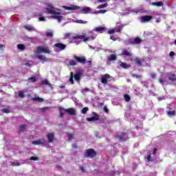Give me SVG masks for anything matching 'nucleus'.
I'll use <instances>...</instances> for the list:
<instances>
[{
	"instance_id": "052dcab7",
	"label": "nucleus",
	"mask_w": 176,
	"mask_h": 176,
	"mask_svg": "<svg viewBox=\"0 0 176 176\" xmlns=\"http://www.w3.org/2000/svg\"><path fill=\"white\" fill-rule=\"evenodd\" d=\"M96 2H98V3H100H100H104V2H107V0H97Z\"/></svg>"
},
{
	"instance_id": "774afa93",
	"label": "nucleus",
	"mask_w": 176,
	"mask_h": 176,
	"mask_svg": "<svg viewBox=\"0 0 176 176\" xmlns=\"http://www.w3.org/2000/svg\"><path fill=\"white\" fill-rule=\"evenodd\" d=\"M72 146L74 148V149H78V145H76V144H74Z\"/></svg>"
},
{
	"instance_id": "5fc2aeb1",
	"label": "nucleus",
	"mask_w": 176,
	"mask_h": 176,
	"mask_svg": "<svg viewBox=\"0 0 176 176\" xmlns=\"http://www.w3.org/2000/svg\"><path fill=\"white\" fill-rule=\"evenodd\" d=\"M69 36H71V33H66V34H65V38L66 39H68V38H69Z\"/></svg>"
},
{
	"instance_id": "69168bd1",
	"label": "nucleus",
	"mask_w": 176,
	"mask_h": 176,
	"mask_svg": "<svg viewBox=\"0 0 176 176\" xmlns=\"http://www.w3.org/2000/svg\"><path fill=\"white\" fill-rule=\"evenodd\" d=\"M157 151V148H153V155H156Z\"/></svg>"
},
{
	"instance_id": "58836bf2",
	"label": "nucleus",
	"mask_w": 176,
	"mask_h": 176,
	"mask_svg": "<svg viewBox=\"0 0 176 176\" xmlns=\"http://www.w3.org/2000/svg\"><path fill=\"white\" fill-rule=\"evenodd\" d=\"M17 47L19 50H24L25 49V46L23 44H19Z\"/></svg>"
},
{
	"instance_id": "f8f14e48",
	"label": "nucleus",
	"mask_w": 176,
	"mask_h": 176,
	"mask_svg": "<svg viewBox=\"0 0 176 176\" xmlns=\"http://www.w3.org/2000/svg\"><path fill=\"white\" fill-rule=\"evenodd\" d=\"M72 39H84V42H87V41H89V37H85V35L76 34L72 37Z\"/></svg>"
},
{
	"instance_id": "1a4fd4ad",
	"label": "nucleus",
	"mask_w": 176,
	"mask_h": 176,
	"mask_svg": "<svg viewBox=\"0 0 176 176\" xmlns=\"http://www.w3.org/2000/svg\"><path fill=\"white\" fill-rule=\"evenodd\" d=\"M120 141H127L129 140V135L127 133H122L120 135H117Z\"/></svg>"
},
{
	"instance_id": "ea45409f",
	"label": "nucleus",
	"mask_w": 176,
	"mask_h": 176,
	"mask_svg": "<svg viewBox=\"0 0 176 176\" xmlns=\"http://www.w3.org/2000/svg\"><path fill=\"white\" fill-rule=\"evenodd\" d=\"M89 111V107H84L82 108V109L81 110L82 113H83L84 115H86V113H87V111Z\"/></svg>"
},
{
	"instance_id": "473e14b6",
	"label": "nucleus",
	"mask_w": 176,
	"mask_h": 176,
	"mask_svg": "<svg viewBox=\"0 0 176 176\" xmlns=\"http://www.w3.org/2000/svg\"><path fill=\"white\" fill-rule=\"evenodd\" d=\"M18 96L20 97V98H24L25 97V95L24 94V90H21L18 92Z\"/></svg>"
},
{
	"instance_id": "8fccbe9b",
	"label": "nucleus",
	"mask_w": 176,
	"mask_h": 176,
	"mask_svg": "<svg viewBox=\"0 0 176 176\" xmlns=\"http://www.w3.org/2000/svg\"><path fill=\"white\" fill-rule=\"evenodd\" d=\"M12 166H21V164L20 162H12Z\"/></svg>"
},
{
	"instance_id": "bf43d9fd",
	"label": "nucleus",
	"mask_w": 176,
	"mask_h": 176,
	"mask_svg": "<svg viewBox=\"0 0 176 176\" xmlns=\"http://www.w3.org/2000/svg\"><path fill=\"white\" fill-rule=\"evenodd\" d=\"M133 76H134L135 78H136L137 79H140V78H141V76H140V75H138V74H135V75H133Z\"/></svg>"
},
{
	"instance_id": "393cba45",
	"label": "nucleus",
	"mask_w": 176,
	"mask_h": 176,
	"mask_svg": "<svg viewBox=\"0 0 176 176\" xmlns=\"http://www.w3.org/2000/svg\"><path fill=\"white\" fill-rule=\"evenodd\" d=\"M120 66L122 68H124V69H127V68H130V65H129L126 63H124V62H121V63L120 64Z\"/></svg>"
},
{
	"instance_id": "37998d69",
	"label": "nucleus",
	"mask_w": 176,
	"mask_h": 176,
	"mask_svg": "<svg viewBox=\"0 0 176 176\" xmlns=\"http://www.w3.org/2000/svg\"><path fill=\"white\" fill-rule=\"evenodd\" d=\"M1 111L3 112V113H10V110L8 109H1Z\"/></svg>"
},
{
	"instance_id": "680f3d73",
	"label": "nucleus",
	"mask_w": 176,
	"mask_h": 176,
	"mask_svg": "<svg viewBox=\"0 0 176 176\" xmlns=\"http://www.w3.org/2000/svg\"><path fill=\"white\" fill-rule=\"evenodd\" d=\"M38 20H39V21H45V17H43V16L38 18Z\"/></svg>"
},
{
	"instance_id": "4c0bfd02",
	"label": "nucleus",
	"mask_w": 176,
	"mask_h": 176,
	"mask_svg": "<svg viewBox=\"0 0 176 176\" xmlns=\"http://www.w3.org/2000/svg\"><path fill=\"white\" fill-rule=\"evenodd\" d=\"M46 36H48V38H53V32L50 31V32H46L45 33Z\"/></svg>"
},
{
	"instance_id": "4d7b16f0",
	"label": "nucleus",
	"mask_w": 176,
	"mask_h": 176,
	"mask_svg": "<svg viewBox=\"0 0 176 176\" xmlns=\"http://www.w3.org/2000/svg\"><path fill=\"white\" fill-rule=\"evenodd\" d=\"M80 170L82 173H86V169L83 166H80Z\"/></svg>"
},
{
	"instance_id": "b1692460",
	"label": "nucleus",
	"mask_w": 176,
	"mask_h": 176,
	"mask_svg": "<svg viewBox=\"0 0 176 176\" xmlns=\"http://www.w3.org/2000/svg\"><path fill=\"white\" fill-rule=\"evenodd\" d=\"M91 11V8H90L89 7H87L81 9L80 13H84L85 14H87V13H89Z\"/></svg>"
},
{
	"instance_id": "13d9d810",
	"label": "nucleus",
	"mask_w": 176,
	"mask_h": 176,
	"mask_svg": "<svg viewBox=\"0 0 176 176\" xmlns=\"http://www.w3.org/2000/svg\"><path fill=\"white\" fill-rule=\"evenodd\" d=\"M159 82H160V83H161V85H164V80H163V79H160V80H159Z\"/></svg>"
},
{
	"instance_id": "c756f323",
	"label": "nucleus",
	"mask_w": 176,
	"mask_h": 176,
	"mask_svg": "<svg viewBox=\"0 0 176 176\" xmlns=\"http://www.w3.org/2000/svg\"><path fill=\"white\" fill-rule=\"evenodd\" d=\"M36 57L38 60H42L43 61H45V62L48 60V59L45 58V56H43V55H36Z\"/></svg>"
},
{
	"instance_id": "dca6fc26",
	"label": "nucleus",
	"mask_w": 176,
	"mask_h": 176,
	"mask_svg": "<svg viewBox=\"0 0 176 176\" xmlns=\"http://www.w3.org/2000/svg\"><path fill=\"white\" fill-rule=\"evenodd\" d=\"M123 28H124V25L120 24L117 25L116 28H114V30L116 32H122V31L123 30Z\"/></svg>"
},
{
	"instance_id": "6ab92c4d",
	"label": "nucleus",
	"mask_w": 176,
	"mask_h": 176,
	"mask_svg": "<svg viewBox=\"0 0 176 176\" xmlns=\"http://www.w3.org/2000/svg\"><path fill=\"white\" fill-rule=\"evenodd\" d=\"M67 10H78L80 9V7L78 6H72L71 7H65Z\"/></svg>"
},
{
	"instance_id": "79ce46f5",
	"label": "nucleus",
	"mask_w": 176,
	"mask_h": 176,
	"mask_svg": "<svg viewBox=\"0 0 176 176\" xmlns=\"http://www.w3.org/2000/svg\"><path fill=\"white\" fill-rule=\"evenodd\" d=\"M108 6L107 3L101 4L97 7V9H104V8H107Z\"/></svg>"
},
{
	"instance_id": "a878e982",
	"label": "nucleus",
	"mask_w": 176,
	"mask_h": 176,
	"mask_svg": "<svg viewBox=\"0 0 176 176\" xmlns=\"http://www.w3.org/2000/svg\"><path fill=\"white\" fill-rule=\"evenodd\" d=\"M153 6H157V8H160L161 6H163L164 3L162 1L159 2H153L152 3Z\"/></svg>"
},
{
	"instance_id": "0e129e2a",
	"label": "nucleus",
	"mask_w": 176,
	"mask_h": 176,
	"mask_svg": "<svg viewBox=\"0 0 176 176\" xmlns=\"http://www.w3.org/2000/svg\"><path fill=\"white\" fill-rule=\"evenodd\" d=\"M104 112H108L109 110L108 109V108L107 107V106H104Z\"/></svg>"
},
{
	"instance_id": "3c124183",
	"label": "nucleus",
	"mask_w": 176,
	"mask_h": 176,
	"mask_svg": "<svg viewBox=\"0 0 176 176\" xmlns=\"http://www.w3.org/2000/svg\"><path fill=\"white\" fill-rule=\"evenodd\" d=\"M68 138L69 140H72L74 138V135L72 133H69Z\"/></svg>"
},
{
	"instance_id": "f03ea898",
	"label": "nucleus",
	"mask_w": 176,
	"mask_h": 176,
	"mask_svg": "<svg viewBox=\"0 0 176 176\" xmlns=\"http://www.w3.org/2000/svg\"><path fill=\"white\" fill-rule=\"evenodd\" d=\"M74 58H75L76 63H80V64H86V56H78L76 55H74Z\"/></svg>"
},
{
	"instance_id": "6e6552de",
	"label": "nucleus",
	"mask_w": 176,
	"mask_h": 176,
	"mask_svg": "<svg viewBox=\"0 0 176 176\" xmlns=\"http://www.w3.org/2000/svg\"><path fill=\"white\" fill-rule=\"evenodd\" d=\"M94 116L91 118H87V120L88 122H94L95 120H100V116L98 114L96 113V112L92 113Z\"/></svg>"
},
{
	"instance_id": "aec40b11",
	"label": "nucleus",
	"mask_w": 176,
	"mask_h": 176,
	"mask_svg": "<svg viewBox=\"0 0 176 176\" xmlns=\"http://www.w3.org/2000/svg\"><path fill=\"white\" fill-rule=\"evenodd\" d=\"M95 31H96V32H100V34H102V32H105L106 29L104 27L100 26V27L96 28Z\"/></svg>"
},
{
	"instance_id": "4468645a",
	"label": "nucleus",
	"mask_w": 176,
	"mask_h": 176,
	"mask_svg": "<svg viewBox=\"0 0 176 176\" xmlns=\"http://www.w3.org/2000/svg\"><path fill=\"white\" fill-rule=\"evenodd\" d=\"M131 61L132 64H136V65H139V66L142 65V60L140 58H136L135 59H131Z\"/></svg>"
},
{
	"instance_id": "2f4dec72",
	"label": "nucleus",
	"mask_w": 176,
	"mask_h": 176,
	"mask_svg": "<svg viewBox=\"0 0 176 176\" xmlns=\"http://www.w3.org/2000/svg\"><path fill=\"white\" fill-rule=\"evenodd\" d=\"M74 23H76L77 24H87V21L82 19L74 21Z\"/></svg>"
},
{
	"instance_id": "7c9ffc66",
	"label": "nucleus",
	"mask_w": 176,
	"mask_h": 176,
	"mask_svg": "<svg viewBox=\"0 0 176 176\" xmlns=\"http://www.w3.org/2000/svg\"><path fill=\"white\" fill-rule=\"evenodd\" d=\"M27 129V125L26 124H22L19 126V133H23L24 130Z\"/></svg>"
},
{
	"instance_id": "412c9836",
	"label": "nucleus",
	"mask_w": 176,
	"mask_h": 176,
	"mask_svg": "<svg viewBox=\"0 0 176 176\" xmlns=\"http://www.w3.org/2000/svg\"><path fill=\"white\" fill-rule=\"evenodd\" d=\"M41 85L42 86H43V85H46L47 86H49V87H50V89H53V85H52V84L49 83V81L47 80V79L43 80L41 81Z\"/></svg>"
},
{
	"instance_id": "de8ad7c7",
	"label": "nucleus",
	"mask_w": 176,
	"mask_h": 176,
	"mask_svg": "<svg viewBox=\"0 0 176 176\" xmlns=\"http://www.w3.org/2000/svg\"><path fill=\"white\" fill-rule=\"evenodd\" d=\"M69 65L75 66V65H76V61H75V60H70L69 62Z\"/></svg>"
},
{
	"instance_id": "e2e57ef3",
	"label": "nucleus",
	"mask_w": 176,
	"mask_h": 176,
	"mask_svg": "<svg viewBox=\"0 0 176 176\" xmlns=\"http://www.w3.org/2000/svg\"><path fill=\"white\" fill-rule=\"evenodd\" d=\"M110 39H111V41H116V37L111 36Z\"/></svg>"
},
{
	"instance_id": "09e8293b",
	"label": "nucleus",
	"mask_w": 176,
	"mask_h": 176,
	"mask_svg": "<svg viewBox=\"0 0 176 176\" xmlns=\"http://www.w3.org/2000/svg\"><path fill=\"white\" fill-rule=\"evenodd\" d=\"M41 109H42V111H43V112H46V111H49V109H50V107H45L42 108Z\"/></svg>"
},
{
	"instance_id": "6e6d98bb",
	"label": "nucleus",
	"mask_w": 176,
	"mask_h": 176,
	"mask_svg": "<svg viewBox=\"0 0 176 176\" xmlns=\"http://www.w3.org/2000/svg\"><path fill=\"white\" fill-rule=\"evenodd\" d=\"M169 56H170V57H174V56H175V52L171 51V52L169 53Z\"/></svg>"
},
{
	"instance_id": "e433bc0d",
	"label": "nucleus",
	"mask_w": 176,
	"mask_h": 176,
	"mask_svg": "<svg viewBox=\"0 0 176 176\" xmlns=\"http://www.w3.org/2000/svg\"><path fill=\"white\" fill-rule=\"evenodd\" d=\"M134 42L136 43V45H138V44L141 43V42H142V40H141V38L140 37H136L134 39Z\"/></svg>"
},
{
	"instance_id": "72a5a7b5",
	"label": "nucleus",
	"mask_w": 176,
	"mask_h": 176,
	"mask_svg": "<svg viewBox=\"0 0 176 176\" xmlns=\"http://www.w3.org/2000/svg\"><path fill=\"white\" fill-rule=\"evenodd\" d=\"M124 101L126 102H130V100H131V97L129 96V95L125 94L124 96Z\"/></svg>"
},
{
	"instance_id": "603ef678",
	"label": "nucleus",
	"mask_w": 176,
	"mask_h": 176,
	"mask_svg": "<svg viewBox=\"0 0 176 176\" xmlns=\"http://www.w3.org/2000/svg\"><path fill=\"white\" fill-rule=\"evenodd\" d=\"M151 78H152V79H156V74L151 73Z\"/></svg>"
},
{
	"instance_id": "ddd939ff",
	"label": "nucleus",
	"mask_w": 176,
	"mask_h": 176,
	"mask_svg": "<svg viewBox=\"0 0 176 176\" xmlns=\"http://www.w3.org/2000/svg\"><path fill=\"white\" fill-rule=\"evenodd\" d=\"M46 137L48 140V142L51 143V142H53V141H54V133L53 132L48 133L46 135Z\"/></svg>"
},
{
	"instance_id": "2eb2a0df",
	"label": "nucleus",
	"mask_w": 176,
	"mask_h": 176,
	"mask_svg": "<svg viewBox=\"0 0 176 176\" xmlns=\"http://www.w3.org/2000/svg\"><path fill=\"white\" fill-rule=\"evenodd\" d=\"M65 112H66V113H68V115H71L72 116H74L76 115L75 109H74V108L66 109Z\"/></svg>"
},
{
	"instance_id": "bb28decb",
	"label": "nucleus",
	"mask_w": 176,
	"mask_h": 176,
	"mask_svg": "<svg viewBox=\"0 0 176 176\" xmlns=\"http://www.w3.org/2000/svg\"><path fill=\"white\" fill-rule=\"evenodd\" d=\"M81 74L80 72L76 73L74 76V78L75 79V80H76L77 82H78V80H80V76H81Z\"/></svg>"
},
{
	"instance_id": "c9c22d12",
	"label": "nucleus",
	"mask_w": 176,
	"mask_h": 176,
	"mask_svg": "<svg viewBox=\"0 0 176 176\" xmlns=\"http://www.w3.org/2000/svg\"><path fill=\"white\" fill-rule=\"evenodd\" d=\"M94 13V14H100V13H102L104 14V13H107V10H100L98 11H96Z\"/></svg>"
},
{
	"instance_id": "864d4df0",
	"label": "nucleus",
	"mask_w": 176,
	"mask_h": 176,
	"mask_svg": "<svg viewBox=\"0 0 176 176\" xmlns=\"http://www.w3.org/2000/svg\"><path fill=\"white\" fill-rule=\"evenodd\" d=\"M147 161L148 162H152V157L151 156V154H149L148 155H147Z\"/></svg>"
},
{
	"instance_id": "5701e85b",
	"label": "nucleus",
	"mask_w": 176,
	"mask_h": 176,
	"mask_svg": "<svg viewBox=\"0 0 176 176\" xmlns=\"http://www.w3.org/2000/svg\"><path fill=\"white\" fill-rule=\"evenodd\" d=\"M65 109H64V107H58L60 118H64V113L65 112Z\"/></svg>"
},
{
	"instance_id": "f3484780",
	"label": "nucleus",
	"mask_w": 176,
	"mask_h": 176,
	"mask_svg": "<svg viewBox=\"0 0 176 176\" xmlns=\"http://www.w3.org/2000/svg\"><path fill=\"white\" fill-rule=\"evenodd\" d=\"M52 19H54L55 20H58L59 23H61L63 21V16L60 14H54L53 16H51Z\"/></svg>"
},
{
	"instance_id": "9b49d317",
	"label": "nucleus",
	"mask_w": 176,
	"mask_h": 176,
	"mask_svg": "<svg viewBox=\"0 0 176 176\" xmlns=\"http://www.w3.org/2000/svg\"><path fill=\"white\" fill-rule=\"evenodd\" d=\"M33 145H45V139H38L37 140H34L32 142Z\"/></svg>"
},
{
	"instance_id": "0eeeda50",
	"label": "nucleus",
	"mask_w": 176,
	"mask_h": 176,
	"mask_svg": "<svg viewBox=\"0 0 176 176\" xmlns=\"http://www.w3.org/2000/svg\"><path fill=\"white\" fill-rule=\"evenodd\" d=\"M153 19V16L149 15H145L141 17V23H149L151 20Z\"/></svg>"
},
{
	"instance_id": "c03bdc74",
	"label": "nucleus",
	"mask_w": 176,
	"mask_h": 176,
	"mask_svg": "<svg viewBox=\"0 0 176 176\" xmlns=\"http://www.w3.org/2000/svg\"><path fill=\"white\" fill-rule=\"evenodd\" d=\"M28 80H31L32 83H35V82H36V78L34 76L29 78Z\"/></svg>"
},
{
	"instance_id": "a19ab883",
	"label": "nucleus",
	"mask_w": 176,
	"mask_h": 176,
	"mask_svg": "<svg viewBox=\"0 0 176 176\" xmlns=\"http://www.w3.org/2000/svg\"><path fill=\"white\" fill-rule=\"evenodd\" d=\"M30 162H32V161L36 162L37 160H39V157L32 156V157H31L30 158Z\"/></svg>"
},
{
	"instance_id": "338daca9",
	"label": "nucleus",
	"mask_w": 176,
	"mask_h": 176,
	"mask_svg": "<svg viewBox=\"0 0 176 176\" xmlns=\"http://www.w3.org/2000/svg\"><path fill=\"white\" fill-rule=\"evenodd\" d=\"M82 91H85V92H87V91H90V89L89 88H85L82 90Z\"/></svg>"
},
{
	"instance_id": "c85d7f7f",
	"label": "nucleus",
	"mask_w": 176,
	"mask_h": 176,
	"mask_svg": "<svg viewBox=\"0 0 176 176\" xmlns=\"http://www.w3.org/2000/svg\"><path fill=\"white\" fill-rule=\"evenodd\" d=\"M118 58L116 57V55L113 54L109 56V61H115Z\"/></svg>"
},
{
	"instance_id": "20e7f679",
	"label": "nucleus",
	"mask_w": 176,
	"mask_h": 176,
	"mask_svg": "<svg viewBox=\"0 0 176 176\" xmlns=\"http://www.w3.org/2000/svg\"><path fill=\"white\" fill-rule=\"evenodd\" d=\"M46 10L49 14H61V13L55 11L56 8L52 6H49L48 8H46Z\"/></svg>"
},
{
	"instance_id": "cd10ccee",
	"label": "nucleus",
	"mask_w": 176,
	"mask_h": 176,
	"mask_svg": "<svg viewBox=\"0 0 176 176\" xmlns=\"http://www.w3.org/2000/svg\"><path fill=\"white\" fill-rule=\"evenodd\" d=\"M32 100V101H38L39 102H43L45 101L43 98L39 97H34Z\"/></svg>"
},
{
	"instance_id": "f704fd0d",
	"label": "nucleus",
	"mask_w": 176,
	"mask_h": 176,
	"mask_svg": "<svg viewBox=\"0 0 176 176\" xmlns=\"http://www.w3.org/2000/svg\"><path fill=\"white\" fill-rule=\"evenodd\" d=\"M74 72H71L70 73V78L69 79V82H71L72 85H74Z\"/></svg>"
},
{
	"instance_id": "a211bd4d",
	"label": "nucleus",
	"mask_w": 176,
	"mask_h": 176,
	"mask_svg": "<svg viewBox=\"0 0 176 176\" xmlns=\"http://www.w3.org/2000/svg\"><path fill=\"white\" fill-rule=\"evenodd\" d=\"M23 28H25V30H27V31H29V32L36 31L35 28L31 26V25H26L23 27Z\"/></svg>"
},
{
	"instance_id": "49530a36",
	"label": "nucleus",
	"mask_w": 176,
	"mask_h": 176,
	"mask_svg": "<svg viewBox=\"0 0 176 176\" xmlns=\"http://www.w3.org/2000/svg\"><path fill=\"white\" fill-rule=\"evenodd\" d=\"M115 32H116V30H115V28H113V29H111V30H108V32H107V33L109 34H115Z\"/></svg>"
},
{
	"instance_id": "7ed1b4c3",
	"label": "nucleus",
	"mask_w": 176,
	"mask_h": 176,
	"mask_svg": "<svg viewBox=\"0 0 176 176\" xmlns=\"http://www.w3.org/2000/svg\"><path fill=\"white\" fill-rule=\"evenodd\" d=\"M54 47H56V50L58 52H62V50H65L67 47V45L61 43H57L54 45Z\"/></svg>"
},
{
	"instance_id": "a18cd8bd",
	"label": "nucleus",
	"mask_w": 176,
	"mask_h": 176,
	"mask_svg": "<svg viewBox=\"0 0 176 176\" xmlns=\"http://www.w3.org/2000/svg\"><path fill=\"white\" fill-rule=\"evenodd\" d=\"M167 115L168 116H174V115H175V111H168Z\"/></svg>"
},
{
	"instance_id": "f257e3e1",
	"label": "nucleus",
	"mask_w": 176,
	"mask_h": 176,
	"mask_svg": "<svg viewBox=\"0 0 176 176\" xmlns=\"http://www.w3.org/2000/svg\"><path fill=\"white\" fill-rule=\"evenodd\" d=\"M84 156L85 157L93 159L97 156V152L96 150H94V148H88L85 151Z\"/></svg>"
},
{
	"instance_id": "39448f33",
	"label": "nucleus",
	"mask_w": 176,
	"mask_h": 176,
	"mask_svg": "<svg viewBox=\"0 0 176 176\" xmlns=\"http://www.w3.org/2000/svg\"><path fill=\"white\" fill-rule=\"evenodd\" d=\"M122 55L125 56V57H133V53H131V49H122Z\"/></svg>"
},
{
	"instance_id": "423d86ee",
	"label": "nucleus",
	"mask_w": 176,
	"mask_h": 176,
	"mask_svg": "<svg viewBox=\"0 0 176 176\" xmlns=\"http://www.w3.org/2000/svg\"><path fill=\"white\" fill-rule=\"evenodd\" d=\"M111 76L108 74L102 75L101 76V83H102V85H107V83H108V79H111Z\"/></svg>"
},
{
	"instance_id": "4be33fe9",
	"label": "nucleus",
	"mask_w": 176,
	"mask_h": 176,
	"mask_svg": "<svg viewBox=\"0 0 176 176\" xmlns=\"http://www.w3.org/2000/svg\"><path fill=\"white\" fill-rule=\"evenodd\" d=\"M168 76L169 80H171L172 82H175L176 76L175 74L169 73V74H168Z\"/></svg>"
},
{
	"instance_id": "9d476101",
	"label": "nucleus",
	"mask_w": 176,
	"mask_h": 176,
	"mask_svg": "<svg viewBox=\"0 0 176 176\" xmlns=\"http://www.w3.org/2000/svg\"><path fill=\"white\" fill-rule=\"evenodd\" d=\"M37 51L40 52V53H47L48 54L50 53V50H49V48H45L42 46H38L37 47Z\"/></svg>"
}]
</instances>
